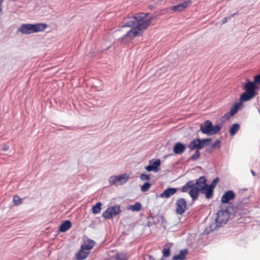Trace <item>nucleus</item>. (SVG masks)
I'll return each mask as SVG.
<instances>
[{"label":"nucleus","mask_w":260,"mask_h":260,"mask_svg":"<svg viewBox=\"0 0 260 260\" xmlns=\"http://www.w3.org/2000/svg\"><path fill=\"white\" fill-rule=\"evenodd\" d=\"M148 15V13H138L133 16L131 20H128L122 25V27H132V28L119 39L121 44L123 43L125 40L128 42L126 38L132 40L135 37L142 35V32L149 26L153 19L151 17L144 20Z\"/></svg>","instance_id":"nucleus-1"},{"label":"nucleus","mask_w":260,"mask_h":260,"mask_svg":"<svg viewBox=\"0 0 260 260\" xmlns=\"http://www.w3.org/2000/svg\"><path fill=\"white\" fill-rule=\"evenodd\" d=\"M219 178L216 177L212 181L210 185L207 184V180L205 176H201L198 178V184L199 188L198 190H201L202 194H205L206 198L208 199H211L213 195V190L217 183L219 181Z\"/></svg>","instance_id":"nucleus-2"},{"label":"nucleus","mask_w":260,"mask_h":260,"mask_svg":"<svg viewBox=\"0 0 260 260\" xmlns=\"http://www.w3.org/2000/svg\"><path fill=\"white\" fill-rule=\"evenodd\" d=\"M229 218L230 213L228 209L219 211L216 214L214 222L211 223L208 227H207L205 232L207 233H209L217 228L223 226L226 223Z\"/></svg>","instance_id":"nucleus-3"},{"label":"nucleus","mask_w":260,"mask_h":260,"mask_svg":"<svg viewBox=\"0 0 260 260\" xmlns=\"http://www.w3.org/2000/svg\"><path fill=\"white\" fill-rule=\"evenodd\" d=\"M249 202L248 198H244L241 201L234 203L232 205V214L238 219L249 212L248 207Z\"/></svg>","instance_id":"nucleus-4"},{"label":"nucleus","mask_w":260,"mask_h":260,"mask_svg":"<svg viewBox=\"0 0 260 260\" xmlns=\"http://www.w3.org/2000/svg\"><path fill=\"white\" fill-rule=\"evenodd\" d=\"M246 81V83L242 87L245 91L242 93L240 97L241 102H247L253 99L256 94L255 90L258 88L254 81H251L248 79Z\"/></svg>","instance_id":"nucleus-5"},{"label":"nucleus","mask_w":260,"mask_h":260,"mask_svg":"<svg viewBox=\"0 0 260 260\" xmlns=\"http://www.w3.org/2000/svg\"><path fill=\"white\" fill-rule=\"evenodd\" d=\"M47 27V24L43 23L23 24L19 28L18 30L23 34L29 35L43 31Z\"/></svg>","instance_id":"nucleus-6"},{"label":"nucleus","mask_w":260,"mask_h":260,"mask_svg":"<svg viewBox=\"0 0 260 260\" xmlns=\"http://www.w3.org/2000/svg\"><path fill=\"white\" fill-rule=\"evenodd\" d=\"M221 121L222 123L220 125L217 124L213 125L210 120H207L201 124L200 131L203 134H206L208 136L216 134L220 131L222 124L224 123V120H221Z\"/></svg>","instance_id":"nucleus-7"},{"label":"nucleus","mask_w":260,"mask_h":260,"mask_svg":"<svg viewBox=\"0 0 260 260\" xmlns=\"http://www.w3.org/2000/svg\"><path fill=\"white\" fill-rule=\"evenodd\" d=\"M198 179L195 182L193 180L189 181L181 189V191L183 192H187L189 190L188 193L193 201L197 200L199 193L201 191V190H198L197 189L198 188H200L198 186Z\"/></svg>","instance_id":"nucleus-8"},{"label":"nucleus","mask_w":260,"mask_h":260,"mask_svg":"<svg viewBox=\"0 0 260 260\" xmlns=\"http://www.w3.org/2000/svg\"><path fill=\"white\" fill-rule=\"evenodd\" d=\"M211 141V138L200 139L197 138L191 141L188 145V147L191 150H194L196 148L201 149L206 145H208Z\"/></svg>","instance_id":"nucleus-9"},{"label":"nucleus","mask_w":260,"mask_h":260,"mask_svg":"<svg viewBox=\"0 0 260 260\" xmlns=\"http://www.w3.org/2000/svg\"><path fill=\"white\" fill-rule=\"evenodd\" d=\"M121 212L119 206L109 207L103 213V216L106 219H112Z\"/></svg>","instance_id":"nucleus-10"},{"label":"nucleus","mask_w":260,"mask_h":260,"mask_svg":"<svg viewBox=\"0 0 260 260\" xmlns=\"http://www.w3.org/2000/svg\"><path fill=\"white\" fill-rule=\"evenodd\" d=\"M187 206V202L184 198H179L176 201V213L182 215L185 212Z\"/></svg>","instance_id":"nucleus-11"},{"label":"nucleus","mask_w":260,"mask_h":260,"mask_svg":"<svg viewBox=\"0 0 260 260\" xmlns=\"http://www.w3.org/2000/svg\"><path fill=\"white\" fill-rule=\"evenodd\" d=\"M235 197L236 194L233 190H228L221 197V202L223 204L228 203L230 201L234 199Z\"/></svg>","instance_id":"nucleus-12"},{"label":"nucleus","mask_w":260,"mask_h":260,"mask_svg":"<svg viewBox=\"0 0 260 260\" xmlns=\"http://www.w3.org/2000/svg\"><path fill=\"white\" fill-rule=\"evenodd\" d=\"M95 244V242L93 240L90 239L87 237L84 238L83 244L81 245V247L85 250L90 251V250L92 249Z\"/></svg>","instance_id":"nucleus-13"},{"label":"nucleus","mask_w":260,"mask_h":260,"mask_svg":"<svg viewBox=\"0 0 260 260\" xmlns=\"http://www.w3.org/2000/svg\"><path fill=\"white\" fill-rule=\"evenodd\" d=\"M186 148V146L184 144L180 142H177L174 146L173 150L175 154H181L185 151Z\"/></svg>","instance_id":"nucleus-14"},{"label":"nucleus","mask_w":260,"mask_h":260,"mask_svg":"<svg viewBox=\"0 0 260 260\" xmlns=\"http://www.w3.org/2000/svg\"><path fill=\"white\" fill-rule=\"evenodd\" d=\"M89 253V251L85 250L81 246L80 250L76 254V258L77 260H84L86 258Z\"/></svg>","instance_id":"nucleus-15"},{"label":"nucleus","mask_w":260,"mask_h":260,"mask_svg":"<svg viewBox=\"0 0 260 260\" xmlns=\"http://www.w3.org/2000/svg\"><path fill=\"white\" fill-rule=\"evenodd\" d=\"M177 190L176 188H168L164 190L160 194V197L162 198H169L171 196L174 194Z\"/></svg>","instance_id":"nucleus-16"},{"label":"nucleus","mask_w":260,"mask_h":260,"mask_svg":"<svg viewBox=\"0 0 260 260\" xmlns=\"http://www.w3.org/2000/svg\"><path fill=\"white\" fill-rule=\"evenodd\" d=\"M189 3L190 2L188 1L184 2L182 4L171 7L170 9L173 11H181L188 6Z\"/></svg>","instance_id":"nucleus-17"},{"label":"nucleus","mask_w":260,"mask_h":260,"mask_svg":"<svg viewBox=\"0 0 260 260\" xmlns=\"http://www.w3.org/2000/svg\"><path fill=\"white\" fill-rule=\"evenodd\" d=\"M152 219L154 224L162 225L164 223L166 222V219L162 215L158 214L152 217Z\"/></svg>","instance_id":"nucleus-18"},{"label":"nucleus","mask_w":260,"mask_h":260,"mask_svg":"<svg viewBox=\"0 0 260 260\" xmlns=\"http://www.w3.org/2000/svg\"><path fill=\"white\" fill-rule=\"evenodd\" d=\"M72 223L70 220L63 221L60 225L59 231L60 232H65L71 228Z\"/></svg>","instance_id":"nucleus-19"},{"label":"nucleus","mask_w":260,"mask_h":260,"mask_svg":"<svg viewBox=\"0 0 260 260\" xmlns=\"http://www.w3.org/2000/svg\"><path fill=\"white\" fill-rule=\"evenodd\" d=\"M187 253L186 249L181 250L178 254L173 256V260H184Z\"/></svg>","instance_id":"nucleus-20"},{"label":"nucleus","mask_w":260,"mask_h":260,"mask_svg":"<svg viewBox=\"0 0 260 260\" xmlns=\"http://www.w3.org/2000/svg\"><path fill=\"white\" fill-rule=\"evenodd\" d=\"M128 177L126 174H123L119 176H116V180L117 181V185L123 184L127 182Z\"/></svg>","instance_id":"nucleus-21"},{"label":"nucleus","mask_w":260,"mask_h":260,"mask_svg":"<svg viewBox=\"0 0 260 260\" xmlns=\"http://www.w3.org/2000/svg\"><path fill=\"white\" fill-rule=\"evenodd\" d=\"M240 125L238 123L234 124L229 130L230 134L231 136L235 135L240 129Z\"/></svg>","instance_id":"nucleus-22"},{"label":"nucleus","mask_w":260,"mask_h":260,"mask_svg":"<svg viewBox=\"0 0 260 260\" xmlns=\"http://www.w3.org/2000/svg\"><path fill=\"white\" fill-rule=\"evenodd\" d=\"M242 102L240 101V102L236 103L234 104V106L231 108L230 111L231 115H234L238 112L239 107L242 105Z\"/></svg>","instance_id":"nucleus-23"},{"label":"nucleus","mask_w":260,"mask_h":260,"mask_svg":"<svg viewBox=\"0 0 260 260\" xmlns=\"http://www.w3.org/2000/svg\"><path fill=\"white\" fill-rule=\"evenodd\" d=\"M133 211H139L142 209V205L139 202H136L134 205H132L127 208Z\"/></svg>","instance_id":"nucleus-24"},{"label":"nucleus","mask_w":260,"mask_h":260,"mask_svg":"<svg viewBox=\"0 0 260 260\" xmlns=\"http://www.w3.org/2000/svg\"><path fill=\"white\" fill-rule=\"evenodd\" d=\"M149 163L152 165L153 168L154 169V172L158 171V167L160 165V160L159 159H156L154 161L153 159L149 161Z\"/></svg>","instance_id":"nucleus-25"},{"label":"nucleus","mask_w":260,"mask_h":260,"mask_svg":"<svg viewBox=\"0 0 260 260\" xmlns=\"http://www.w3.org/2000/svg\"><path fill=\"white\" fill-rule=\"evenodd\" d=\"M102 204L101 202H98L92 208V212L93 214H98L101 212L102 209L101 206Z\"/></svg>","instance_id":"nucleus-26"},{"label":"nucleus","mask_w":260,"mask_h":260,"mask_svg":"<svg viewBox=\"0 0 260 260\" xmlns=\"http://www.w3.org/2000/svg\"><path fill=\"white\" fill-rule=\"evenodd\" d=\"M195 149L196 150L194 154H192L190 157V159L193 161L197 160L200 156V149H198V148H196Z\"/></svg>","instance_id":"nucleus-27"},{"label":"nucleus","mask_w":260,"mask_h":260,"mask_svg":"<svg viewBox=\"0 0 260 260\" xmlns=\"http://www.w3.org/2000/svg\"><path fill=\"white\" fill-rule=\"evenodd\" d=\"M163 256L165 257H168L170 255V246L168 244H166L165 247L163 249Z\"/></svg>","instance_id":"nucleus-28"},{"label":"nucleus","mask_w":260,"mask_h":260,"mask_svg":"<svg viewBox=\"0 0 260 260\" xmlns=\"http://www.w3.org/2000/svg\"><path fill=\"white\" fill-rule=\"evenodd\" d=\"M13 202L15 205L18 206L22 203V200L18 196L15 195L13 197Z\"/></svg>","instance_id":"nucleus-29"},{"label":"nucleus","mask_w":260,"mask_h":260,"mask_svg":"<svg viewBox=\"0 0 260 260\" xmlns=\"http://www.w3.org/2000/svg\"><path fill=\"white\" fill-rule=\"evenodd\" d=\"M109 182L110 185H117V181L116 180V176H112L109 178Z\"/></svg>","instance_id":"nucleus-30"},{"label":"nucleus","mask_w":260,"mask_h":260,"mask_svg":"<svg viewBox=\"0 0 260 260\" xmlns=\"http://www.w3.org/2000/svg\"><path fill=\"white\" fill-rule=\"evenodd\" d=\"M151 187V184L149 182H145L144 184L141 186V190L143 192H145L147 191L150 187Z\"/></svg>","instance_id":"nucleus-31"},{"label":"nucleus","mask_w":260,"mask_h":260,"mask_svg":"<svg viewBox=\"0 0 260 260\" xmlns=\"http://www.w3.org/2000/svg\"><path fill=\"white\" fill-rule=\"evenodd\" d=\"M220 143H221L220 140L219 139H217L214 143H213L212 144L211 147L212 148H219L220 147Z\"/></svg>","instance_id":"nucleus-32"},{"label":"nucleus","mask_w":260,"mask_h":260,"mask_svg":"<svg viewBox=\"0 0 260 260\" xmlns=\"http://www.w3.org/2000/svg\"><path fill=\"white\" fill-rule=\"evenodd\" d=\"M140 179L142 180H149L150 179V176L149 175L142 174L140 176Z\"/></svg>","instance_id":"nucleus-33"},{"label":"nucleus","mask_w":260,"mask_h":260,"mask_svg":"<svg viewBox=\"0 0 260 260\" xmlns=\"http://www.w3.org/2000/svg\"><path fill=\"white\" fill-rule=\"evenodd\" d=\"M253 81L256 85L257 84H260V74L254 77Z\"/></svg>","instance_id":"nucleus-34"},{"label":"nucleus","mask_w":260,"mask_h":260,"mask_svg":"<svg viewBox=\"0 0 260 260\" xmlns=\"http://www.w3.org/2000/svg\"><path fill=\"white\" fill-rule=\"evenodd\" d=\"M233 115L231 114L230 112L225 113L223 116H222V118L224 119L225 120H228L230 118L231 116H232Z\"/></svg>","instance_id":"nucleus-35"},{"label":"nucleus","mask_w":260,"mask_h":260,"mask_svg":"<svg viewBox=\"0 0 260 260\" xmlns=\"http://www.w3.org/2000/svg\"><path fill=\"white\" fill-rule=\"evenodd\" d=\"M144 260H154V259L152 256L146 254L144 256Z\"/></svg>","instance_id":"nucleus-36"},{"label":"nucleus","mask_w":260,"mask_h":260,"mask_svg":"<svg viewBox=\"0 0 260 260\" xmlns=\"http://www.w3.org/2000/svg\"><path fill=\"white\" fill-rule=\"evenodd\" d=\"M146 170L148 171V172H150V171H154V168H153L152 165L150 164L147 166H146Z\"/></svg>","instance_id":"nucleus-37"},{"label":"nucleus","mask_w":260,"mask_h":260,"mask_svg":"<svg viewBox=\"0 0 260 260\" xmlns=\"http://www.w3.org/2000/svg\"><path fill=\"white\" fill-rule=\"evenodd\" d=\"M121 254H117L116 258L117 260H126V258L124 257H122Z\"/></svg>","instance_id":"nucleus-38"},{"label":"nucleus","mask_w":260,"mask_h":260,"mask_svg":"<svg viewBox=\"0 0 260 260\" xmlns=\"http://www.w3.org/2000/svg\"><path fill=\"white\" fill-rule=\"evenodd\" d=\"M228 21V19L227 17H224L222 19V23L221 24H223L225 23H226Z\"/></svg>","instance_id":"nucleus-39"},{"label":"nucleus","mask_w":260,"mask_h":260,"mask_svg":"<svg viewBox=\"0 0 260 260\" xmlns=\"http://www.w3.org/2000/svg\"><path fill=\"white\" fill-rule=\"evenodd\" d=\"M9 147L8 145H5L2 148V150L3 151H7L9 149Z\"/></svg>","instance_id":"nucleus-40"},{"label":"nucleus","mask_w":260,"mask_h":260,"mask_svg":"<svg viewBox=\"0 0 260 260\" xmlns=\"http://www.w3.org/2000/svg\"><path fill=\"white\" fill-rule=\"evenodd\" d=\"M238 14V12L235 13H233V14H231L230 16V18H232V17H234L235 15H236L237 14Z\"/></svg>","instance_id":"nucleus-41"},{"label":"nucleus","mask_w":260,"mask_h":260,"mask_svg":"<svg viewBox=\"0 0 260 260\" xmlns=\"http://www.w3.org/2000/svg\"><path fill=\"white\" fill-rule=\"evenodd\" d=\"M252 175L253 176H256V173H255V172L253 170H251L250 171Z\"/></svg>","instance_id":"nucleus-42"},{"label":"nucleus","mask_w":260,"mask_h":260,"mask_svg":"<svg viewBox=\"0 0 260 260\" xmlns=\"http://www.w3.org/2000/svg\"><path fill=\"white\" fill-rule=\"evenodd\" d=\"M207 152H209V153H211V150L208 149H207L206 150Z\"/></svg>","instance_id":"nucleus-43"}]
</instances>
